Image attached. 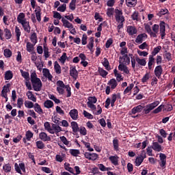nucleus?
<instances>
[{
	"mask_svg": "<svg viewBox=\"0 0 175 175\" xmlns=\"http://www.w3.org/2000/svg\"><path fill=\"white\" fill-rule=\"evenodd\" d=\"M159 105V100H156L150 104L146 105L145 107L139 105L136 107H134L131 109L132 114H136L137 113H142L144 111V114H148L155 107Z\"/></svg>",
	"mask_w": 175,
	"mask_h": 175,
	"instance_id": "f257e3e1",
	"label": "nucleus"
},
{
	"mask_svg": "<svg viewBox=\"0 0 175 175\" xmlns=\"http://www.w3.org/2000/svg\"><path fill=\"white\" fill-rule=\"evenodd\" d=\"M98 102V98L95 96H89L88 98L87 106L90 109L91 111L95 116H99L102 114V107L100 105H95V103Z\"/></svg>",
	"mask_w": 175,
	"mask_h": 175,
	"instance_id": "f03ea898",
	"label": "nucleus"
},
{
	"mask_svg": "<svg viewBox=\"0 0 175 175\" xmlns=\"http://www.w3.org/2000/svg\"><path fill=\"white\" fill-rule=\"evenodd\" d=\"M152 33L154 36H150L151 38H157V33L159 32L161 39H165V36H166V23L163 21H161L159 23V26L157 24H154L152 27Z\"/></svg>",
	"mask_w": 175,
	"mask_h": 175,
	"instance_id": "7ed1b4c3",
	"label": "nucleus"
},
{
	"mask_svg": "<svg viewBox=\"0 0 175 175\" xmlns=\"http://www.w3.org/2000/svg\"><path fill=\"white\" fill-rule=\"evenodd\" d=\"M17 21L21 24L25 31L29 33L31 32V25H29V21L25 18V14L24 12H21L17 16Z\"/></svg>",
	"mask_w": 175,
	"mask_h": 175,
	"instance_id": "20e7f679",
	"label": "nucleus"
},
{
	"mask_svg": "<svg viewBox=\"0 0 175 175\" xmlns=\"http://www.w3.org/2000/svg\"><path fill=\"white\" fill-rule=\"evenodd\" d=\"M31 81L32 84V87L34 91L39 92L42 90V87L43 84L42 83V81L40 79L38 78V75H36V71L33 70L31 72Z\"/></svg>",
	"mask_w": 175,
	"mask_h": 175,
	"instance_id": "39448f33",
	"label": "nucleus"
},
{
	"mask_svg": "<svg viewBox=\"0 0 175 175\" xmlns=\"http://www.w3.org/2000/svg\"><path fill=\"white\" fill-rule=\"evenodd\" d=\"M62 23L63 24V27H64V28H67L72 35H76V33H77V31H76V28H75L73 24L70 23V22L65 19V18H62Z\"/></svg>",
	"mask_w": 175,
	"mask_h": 175,
	"instance_id": "423d86ee",
	"label": "nucleus"
},
{
	"mask_svg": "<svg viewBox=\"0 0 175 175\" xmlns=\"http://www.w3.org/2000/svg\"><path fill=\"white\" fill-rule=\"evenodd\" d=\"M115 18L117 23H124L125 21V17L122 15V10L118 9L115 10Z\"/></svg>",
	"mask_w": 175,
	"mask_h": 175,
	"instance_id": "0eeeda50",
	"label": "nucleus"
},
{
	"mask_svg": "<svg viewBox=\"0 0 175 175\" xmlns=\"http://www.w3.org/2000/svg\"><path fill=\"white\" fill-rule=\"evenodd\" d=\"M56 85H57L56 90L58 94H59V95H64V92H65L64 89L66 88V85L64 83V81L59 80L57 81Z\"/></svg>",
	"mask_w": 175,
	"mask_h": 175,
	"instance_id": "6e6552de",
	"label": "nucleus"
},
{
	"mask_svg": "<svg viewBox=\"0 0 175 175\" xmlns=\"http://www.w3.org/2000/svg\"><path fill=\"white\" fill-rule=\"evenodd\" d=\"M14 169L16 171V173H19V174H23L22 172H23V173H25V164L24 163H20L19 164L16 163L14 164Z\"/></svg>",
	"mask_w": 175,
	"mask_h": 175,
	"instance_id": "1a4fd4ad",
	"label": "nucleus"
},
{
	"mask_svg": "<svg viewBox=\"0 0 175 175\" xmlns=\"http://www.w3.org/2000/svg\"><path fill=\"white\" fill-rule=\"evenodd\" d=\"M147 38H148V36H147V33H140L136 37L135 43H137V44H142V43H143V42H144V40H146Z\"/></svg>",
	"mask_w": 175,
	"mask_h": 175,
	"instance_id": "9d476101",
	"label": "nucleus"
},
{
	"mask_svg": "<svg viewBox=\"0 0 175 175\" xmlns=\"http://www.w3.org/2000/svg\"><path fill=\"white\" fill-rule=\"evenodd\" d=\"M146 158H147L146 153L141 154L138 157L135 159V166H140Z\"/></svg>",
	"mask_w": 175,
	"mask_h": 175,
	"instance_id": "9b49d317",
	"label": "nucleus"
},
{
	"mask_svg": "<svg viewBox=\"0 0 175 175\" xmlns=\"http://www.w3.org/2000/svg\"><path fill=\"white\" fill-rule=\"evenodd\" d=\"M126 32L129 36H133L137 33V29L133 25H129L126 27Z\"/></svg>",
	"mask_w": 175,
	"mask_h": 175,
	"instance_id": "f8f14e48",
	"label": "nucleus"
},
{
	"mask_svg": "<svg viewBox=\"0 0 175 175\" xmlns=\"http://www.w3.org/2000/svg\"><path fill=\"white\" fill-rule=\"evenodd\" d=\"M70 75L74 80H77V78L79 77V72L76 70V66H72L70 67Z\"/></svg>",
	"mask_w": 175,
	"mask_h": 175,
	"instance_id": "ddd939ff",
	"label": "nucleus"
},
{
	"mask_svg": "<svg viewBox=\"0 0 175 175\" xmlns=\"http://www.w3.org/2000/svg\"><path fill=\"white\" fill-rule=\"evenodd\" d=\"M118 70H120V72H124L126 75H129L128 66H126V64H124L122 62H119Z\"/></svg>",
	"mask_w": 175,
	"mask_h": 175,
	"instance_id": "4468645a",
	"label": "nucleus"
},
{
	"mask_svg": "<svg viewBox=\"0 0 175 175\" xmlns=\"http://www.w3.org/2000/svg\"><path fill=\"white\" fill-rule=\"evenodd\" d=\"M69 116L74 121L79 120V111L76 109H71L69 112Z\"/></svg>",
	"mask_w": 175,
	"mask_h": 175,
	"instance_id": "2eb2a0df",
	"label": "nucleus"
},
{
	"mask_svg": "<svg viewBox=\"0 0 175 175\" xmlns=\"http://www.w3.org/2000/svg\"><path fill=\"white\" fill-rule=\"evenodd\" d=\"M42 75L44 77L48 79L49 81H53V75L50 73V70L47 68L42 69Z\"/></svg>",
	"mask_w": 175,
	"mask_h": 175,
	"instance_id": "dca6fc26",
	"label": "nucleus"
},
{
	"mask_svg": "<svg viewBox=\"0 0 175 175\" xmlns=\"http://www.w3.org/2000/svg\"><path fill=\"white\" fill-rule=\"evenodd\" d=\"M159 158H160L159 165L161 167L165 168L166 167V154L163 153H160Z\"/></svg>",
	"mask_w": 175,
	"mask_h": 175,
	"instance_id": "f3484780",
	"label": "nucleus"
},
{
	"mask_svg": "<svg viewBox=\"0 0 175 175\" xmlns=\"http://www.w3.org/2000/svg\"><path fill=\"white\" fill-rule=\"evenodd\" d=\"M119 62H123L124 65H129L131 64V58H129L128 55H124L123 57H119Z\"/></svg>",
	"mask_w": 175,
	"mask_h": 175,
	"instance_id": "a211bd4d",
	"label": "nucleus"
},
{
	"mask_svg": "<svg viewBox=\"0 0 175 175\" xmlns=\"http://www.w3.org/2000/svg\"><path fill=\"white\" fill-rule=\"evenodd\" d=\"M39 137L40 140L42 142H51V137H50L49 135H47L45 132H41L39 134Z\"/></svg>",
	"mask_w": 175,
	"mask_h": 175,
	"instance_id": "6ab92c4d",
	"label": "nucleus"
},
{
	"mask_svg": "<svg viewBox=\"0 0 175 175\" xmlns=\"http://www.w3.org/2000/svg\"><path fill=\"white\" fill-rule=\"evenodd\" d=\"M163 70L162 69V66H157L154 69V75L157 79H161V76L162 75V72Z\"/></svg>",
	"mask_w": 175,
	"mask_h": 175,
	"instance_id": "aec40b11",
	"label": "nucleus"
},
{
	"mask_svg": "<svg viewBox=\"0 0 175 175\" xmlns=\"http://www.w3.org/2000/svg\"><path fill=\"white\" fill-rule=\"evenodd\" d=\"M52 131L53 132V135L55 133V135L58 136V133L59 132H62V128L58 124H52Z\"/></svg>",
	"mask_w": 175,
	"mask_h": 175,
	"instance_id": "412c9836",
	"label": "nucleus"
},
{
	"mask_svg": "<svg viewBox=\"0 0 175 175\" xmlns=\"http://www.w3.org/2000/svg\"><path fill=\"white\" fill-rule=\"evenodd\" d=\"M118 159H119V157L117 155L110 156L109 157V160L112 163V165H114V166H118Z\"/></svg>",
	"mask_w": 175,
	"mask_h": 175,
	"instance_id": "4be33fe9",
	"label": "nucleus"
},
{
	"mask_svg": "<svg viewBox=\"0 0 175 175\" xmlns=\"http://www.w3.org/2000/svg\"><path fill=\"white\" fill-rule=\"evenodd\" d=\"M152 148L154 150V151H157V152L162 151V146H161L159 143L157 142L152 143Z\"/></svg>",
	"mask_w": 175,
	"mask_h": 175,
	"instance_id": "5701e85b",
	"label": "nucleus"
},
{
	"mask_svg": "<svg viewBox=\"0 0 175 175\" xmlns=\"http://www.w3.org/2000/svg\"><path fill=\"white\" fill-rule=\"evenodd\" d=\"M44 126L45 131H47V132H49L51 135H54V131H53V129H52L53 127H51V126L50 125V122H44Z\"/></svg>",
	"mask_w": 175,
	"mask_h": 175,
	"instance_id": "b1692460",
	"label": "nucleus"
},
{
	"mask_svg": "<svg viewBox=\"0 0 175 175\" xmlns=\"http://www.w3.org/2000/svg\"><path fill=\"white\" fill-rule=\"evenodd\" d=\"M70 126L74 133H77V132H79V129L80 128H79V124H77V122H71Z\"/></svg>",
	"mask_w": 175,
	"mask_h": 175,
	"instance_id": "393cba45",
	"label": "nucleus"
},
{
	"mask_svg": "<svg viewBox=\"0 0 175 175\" xmlns=\"http://www.w3.org/2000/svg\"><path fill=\"white\" fill-rule=\"evenodd\" d=\"M108 85L111 88V90H114L117 88V85H118L117 83V81L115 79H111V80L109 81L108 82Z\"/></svg>",
	"mask_w": 175,
	"mask_h": 175,
	"instance_id": "a878e982",
	"label": "nucleus"
},
{
	"mask_svg": "<svg viewBox=\"0 0 175 175\" xmlns=\"http://www.w3.org/2000/svg\"><path fill=\"white\" fill-rule=\"evenodd\" d=\"M35 13H36V17L37 18V21L40 23L42 21V13H40V8L38 7L35 10Z\"/></svg>",
	"mask_w": 175,
	"mask_h": 175,
	"instance_id": "bb28decb",
	"label": "nucleus"
},
{
	"mask_svg": "<svg viewBox=\"0 0 175 175\" xmlns=\"http://www.w3.org/2000/svg\"><path fill=\"white\" fill-rule=\"evenodd\" d=\"M135 61L137 64H138V65H141V66H146V65L147 64V62H146V59L144 58L140 59V57L137 56L135 57Z\"/></svg>",
	"mask_w": 175,
	"mask_h": 175,
	"instance_id": "cd10ccee",
	"label": "nucleus"
},
{
	"mask_svg": "<svg viewBox=\"0 0 175 175\" xmlns=\"http://www.w3.org/2000/svg\"><path fill=\"white\" fill-rule=\"evenodd\" d=\"M9 87H10V84L5 85L3 88V90L1 91V96H5L8 95V93L10 90L9 89Z\"/></svg>",
	"mask_w": 175,
	"mask_h": 175,
	"instance_id": "c85d7f7f",
	"label": "nucleus"
},
{
	"mask_svg": "<svg viewBox=\"0 0 175 175\" xmlns=\"http://www.w3.org/2000/svg\"><path fill=\"white\" fill-rule=\"evenodd\" d=\"M3 170L4 173H10L12 172V165L10 163L3 164Z\"/></svg>",
	"mask_w": 175,
	"mask_h": 175,
	"instance_id": "c756f323",
	"label": "nucleus"
},
{
	"mask_svg": "<svg viewBox=\"0 0 175 175\" xmlns=\"http://www.w3.org/2000/svg\"><path fill=\"white\" fill-rule=\"evenodd\" d=\"M34 47H35V44L31 43L29 42H27L26 49H27V51H28V53H32V51H33V50H34Z\"/></svg>",
	"mask_w": 175,
	"mask_h": 175,
	"instance_id": "7c9ffc66",
	"label": "nucleus"
},
{
	"mask_svg": "<svg viewBox=\"0 0 175 175\" xmlns=\"http://www.w3.org/2000/svg\"><path fill=\"white\" fill-rule=\"evenodd\" d=\"M137 3V0H126V5L128 8H135Z\"/></svg>",
	"mask_w": 175,
	"mask_h": 175,
	"instance_id": "2f4dec72",
	"label": "nucleus"
},
{
	"mask_svg": "<svg viewBox=\"0 0 175 175\" xmlns=\"http://www.w3.org/2000/svg\"><path fill=\"white\" fill-rule=\"evenodd\" d=\"M44 107L46 109H51V107H54V103H53V101L51 100H46L44 103Z\"/></svg>",
	"mask_w": 175,
	"mask_h": 175,
	"instance_id": "473e14b6",
	"label": "nucleus"
},
{
	"mask_svg": "<svg viewBox=\"0 0 175 175\" xmlns=\"http://www.w3.org/2000/svg\"><path fill=\"white\" fill-rule=\"evenodd\" d=\"M59 139L63 144H65V146H67V147H70L72 146V144H70V142L68 141V139L65 136L59 137Z\"/></svg>",
	"mask_w": 175,
	"mask_h": 175,
	"instance_id": "72a5a7b5",
	"label": "nucleus"
},
{
	"mask_svg": "<svg viewBox=\"0 0 175 175\" xmlns=\"http://www.w3.org/2000/svg\"><path fill=\"white\" fill-rule=\"evenodd\" d=\"M54 69L57 75H61V66L58 64V62H55L54 63Z\"/></svg>",
	"mask_w": 175,
	"mask_h": 175,
	"instance_id": "f704fd0d",
	"label": "nucleus"
},
{
	"mask_svg": "<svg viewBox=\"0 0 175 175\" xmlns=\"http://www.w3.org/2000/svg\"><path fill=\"white\" fill-rule=\"evenodd\" d=\"M4 35L5 39L9 40V39H12V31L8 28H4Z\"/></svg>",
	"mask_w": 175,
	"mask_h": 175,
	"instance_id": "c9c22d12",
	"label": "nucleus"
},
{
	"mask_svg": "<svg viewBox=\"0 0 175 175\" xmlns=\"http://www.w3.org/2000/svg\"><path fill=\"white\" fill-rule=\"evenodd\" d=\"M26 95H27L28 99H29V100H32V102H36V97L35 96V95H33L32 92L28 91L26 93Z\"/></svg>",
	"mask_w": 175,
	"mask_h": 175,
	"instance_id": "e433bc0d",
	"label": "nucleus"
},
{
	"mask_svg": "<svg viewBox=\"0 0 175 175\" xmlns=\"http://www.w3.org/2000/svg\"><path fill=\"white\" fill-rule=\"evenodd\" d=\"M35 111L38 114H43V109L40 107V105L38 103L34 104V107H33Z\"/></svg>",
	"mask_w": 175,
	"mask_h": 175,
	"instance_id": "4c0bfd02",
	"label": "nucleus"
},
{
	"mask_svg": "<svg viewBox=\"0 0 175 175\" xmlns=\"http://www.w3.org/2000/svg\"><path fill=\"white\" fill-rule=\"evenodd\" d=\"M98 72L100 76H101V77H103L104 79H105L106 76L109 75V72H107V71L105 70L103 68L100 67L98 68Z\"/></svg>",
	"mask_w": 175,
	"mask_h": 175,
	"instance_id": "58836bf2",
	"label": "nucleus"
},
{
	"mask_svg": "<svg viewBox=\"0 0 175 175\" xmlns=\"http://www.w3.org/2000/svg\"><path fill=\"white\" fill-rule=\"evenodd\" d=\"M103 66L107 70H110V63L107 58L105 57L102 62Z\"/></svg>",
	"mask_w": 175,
	"mask_h": 175,
	"instance_id": "ea45409f",
	"label": "nucleus"
},
{
	"mask_svg": "<svg viewBox=\"0 0 175 175\" xmlns=\"http://www.w3.org/2000/svg\"><path fill=\"white\" fill-rule=\"evenodd\" d=\"M120 98V94H113L111 96V107H114V103H116V100Z\"/></svg>",
	"mask_w": 175,
	"mask_h": 175,
	"instance_id": "a19ab883",
	"label": "nucleus"
},
{
	"mask_svg": "<svg viewBox=\"0 0 175 175\" xmlns=\"http://www.w3.org/2000/svg\"><path fill=\"white\" fill-rule=\"evenodd\" d=\"M144 27L147 33H148L150 36H154V34L152 33V30H151V26L150 25V24H145Z\"/></svg>",
	"mask_w": 175,
	"mask_h": 175,
	"instance_id": "79ce46f5",
	"label": "nucleus"
},
{
	"mask_svg": "<svg viewBox=\"0 0 175 175\" xmlns=\"http://www.w3.org/2000/svg\"><path fill=\"white\" fill-rule=\"evenodd\" d=\"M15 35L16 36L17 42H20V36H21V30H20V27L16 26L15 27Z\"/></svg>",
	"mask_w": 175,
	"mask_h": 175,
	"instance_id": "37998d69",
	"label": "nucleus"
},
{
	"mask_svg": "<svg viewBox=\"0 0 175 175\" xmlns=\"http://www.w3.org/2000/svg\"><path fill=\"white\" fill-rule=\"evenodd\" d=\"M65 157H66V154L62 153L61 154H56L55 156V160L57 162H62L64 159H65Z\"/></svg>",
	"mask_w": 175,
	"mask_h": 175,
	"instance_id": "c03bdc74",
	"label": "nucleus"
},
{
	"mask_svg": "<svg viewBox=\"0 0 175 175\" xmlns=\"http://www.w3.org/2000/svg\"><path fill=\"white\" fill-rule=\"evenodd\" d=\"M135 87V84L131 83L124 91V94H129V95H131V93L132 91V89Z\"/></svg>",
	"mask_w": 175,
	"mask_h": 175,
	"instance_id": "a18cd8bd",
	"label": "nucleus"
},
{
	"mask_svg": "<svg viewBox=\"0 0 175 175\" xmlns=\"http://www.w3.org/2000/svg\"><path fill=\"white\" fill-rule=\"evenodd\" d=\"M13 79V72L11 70H8L5 74V80H12Z\"/></svg>",
	"mask_w": 175,
	"mask_h": 175,
	"instance_id": "49530a36",
	"label": "nucleus"
},
{
	"mask_svg": "<svg viewBox=\"0 0 175 175\" xmlns=\"http://www.w3.org/2000/svg\"><path fill=\"white\" fill-rule=\"evenodd\" d=\"M20 72L22 77H23L25 80H29V72H25L23 70H20Z\"/></svg>",
	"mask_w": 175,
	"mask_h": 175,
	"instance_id": "de8ad7c7",
	"label": "nucleus"
},
{
	"mask_svg": "<svg viewBox=\"0 0 175 175\" xmlns=\"http://www.w3.org/2000/svg\"><path fill=\"white\" fill-rule=\"evenodd\" d=\"M30 40L34 44H36V43H38V37L36 36V33H31Z\"/></svg>",
	"mask_w": 175,
	"mask_h": 175,
	"instance_id": "09e8293b",
	"label": "nucleus"
},
{
	"mask_svg": "<svg viewBox=\"0 0 175 175\" xmlns=\"http://www.w3.org/2000/svg\"><path fill=\"white\" fill-rule=\"evenodd\" d=\"M49 99H51V100H53V102H55L56 105H59V103H61V100L57 98V97L54 96V94H49Z\"/></svg>",
	"mask_w": 175,
	"mask_h": 175,
	"instance_id": "8fccbe9b",
	"label": "nucleus"
},
{
	"mask_svg": "<svg viewBox=\"0 0 175 175\" xmlns=\"http://www.w3.org/2000/svg\"><path fill=\"white\" fill-rule=\"evenodd\" d=\"M3 54H4V56L5 57V58H10V57H12L13 53L10 51V49H4Z\"/></svg>",
	"mask_w": 175,
	"mask_h": 175,
	"instance_id": "3c124183",
	"label": "nucleus"
},
{
	"mask_svg": "<svg viewBox=\"0 0 175 175\" xmlns=\"http://www.w3.org/2000/svg\"><path fill=\"white\" fill-rule=\"evenodd\" d=\"M78 132H79L80 135L82 136H85L87 135V129L85 127L81 126L79 129Z\"/></svg>",
	"mask_w": 175,
	"mask_h": 175,
	"instance_id": "603ef678",
	"label": "nucleus"
},
{
	"mask_svg": "<svg viewBox=\"0 0 175 175\" xmlns=\"http://www.w3.org/2000/svg\"><path fill=\"white\" fill-rule=\"evenodd\" d=\"M83 146H85V147L86 148H88V151H90L92 152L94 151V148H91V144H90V142H86L85 141H81Z\"/></svg>",
	"mask_w": 175,
	"mask_h": 175,
	"instance_id": "864d4df0",
	"label": "nucleus"
},
{
	"mask_svg": "<svg viewBox=\"0 0 175 175\" xmlns=\"http://www.w3.org/2000/svg\"><path fill=\"white\" fill-rule=\"evenodd\" d=\"M36 146L39 150H43V148H44V143H43V141H37Z\"/></svg>",
	"mask_w": 175,
	"mask_h": 175,
	"instance_id": "5fc2aeb1",
	"label": "nucleus"
},
{
	"mask_svg": "<svg viewBox=\"0 0 175 175\" xmlns=\"http://www.w3.org/2000/svg\"><path fill=\"white\" fill-rule=\"evenodd\" d=\"M161 50H162V46H161L154 48L153 51H152V55L155 57V55H157V54H158Z\"/></svg>",
	"mask_w": 175,
	"mask_h": 175,
	"instance_id": "6e6d98bb",
	"label": "nucleus"
},
{
	"mask_svg": "<svg viewBox=\"0 0 175 175\" xmlns=\"http://www.w3.org/2000/svg\"><path fill=\"white\" fill-rule=\"evenodd\" d=\"M35 106L33 105V103H32L30 100H26L25 101V107H27V109H33V107Z\"/></svg>",
	"mask_w": 175,
	"mask_h": 175,
	"instance_id": "4d7b16f0",
	"label": "nucleus"
},
{
	"mask_svg": "<svg viewBox=\"0 0 175 175\" xmlns=\"http://www.w3.org/2000/svg\"><path fill=\"white\" fill-rule=\"evenodd\" d=\"M77 0H71L70 4H69V8L70 10H76V2Z\"/></svg>",
	"mask_w": 175,
	"mask_h": 175,
	"instance_id": "13d9d810",
	"label": "nucleus"
},
{
	"mask_svg": "<svg viewBox=\"0 0 175 175\" xmlns=\"http://www.w3.org/2000/svg\"><path fill=\"white\" fill-rule=\"evenodd\" d=\"M131 18L133 20V21H139L140 18H139V13L137 12H135L131 15Z\"/></svg>",
	"mask_w": 175,
	"mask_h": 175,
	"instance_id": "bf43d9fd",
	"label": "nucleus"
},
{
	"mask_svg": "<svg viewBox=\"0 0 175 175\" xmlns=\"http://www.w3.org/2000/svg\"><path fill=\"white\" fill-rule=\"evenodd\" d=\"M25 136H26L27 140L28 142H29L31 140V139H32V137H33V133L31 131H27L26 132Z\"/></svg>",
	"mask_w": 175,
	"mask_h": 175,
	"instance_id": "052dcab7",
	"label": "nucleus"
},
{
	"mask_svg": "<svg viewBox=\"0 0 175 175\" xmlns=\"http://www.w3.org/2000/svg\"><path fill=\"white\" fill-rule=\"evenodd\" d=\"M57 12H61L62 13H64V12L66 11V4L63 3L62 5L59 6L57 8Z\"/></svg>",
	"mask_w": 175,
	"mask_h": 175,
	"instance_id": "680f3d73",
	"label": "nucleus"
},
{
	"mask_svg": "<svg viewBox=\"0 0 175 175\" xmlns=\"http://www.w3.org/2000/svg\"><path fill=\"white\" fill-rule=\"evenodd\" d=\"M66 59H68V56H66V53H64L59 60L60 61L61 64H64L66 62Z\"/></svg>",
	"mask_w": 175,
	"mask_h": 175,
	"instance_id": "e2e57ef3",
	"label": "nucleus"
},
{
	"mask_svg": "<svg viewBox=\"0 0 175 175\" xmlns=\"http://www.w3.org/2000/svg\"><path fill=\"white\" fill-rule=\"evenodd\" d=\"M83 114L84 117H85V118H88V120H92V118H94V116L85 110L83 111Z\"/></svg>",
	"mask_w": 175,
	"mask_h": 175,
	"instance_id": "0e129e2a",
	"label": "nucleus"
},
{
	"mask_svg": "<svg viewBox=\"0 0 175 175\" xmlns=\"http://www.w3.org/2000/svg\"><path fill=\"white\" fill-rule=\"evenodd\" d=\"M88 49L90 50V51H92V49H94V38H91L90 40V42L87 45Z\"/></svg>",
	"mask_w": 175,
	"mask_h": 175,
	"instance_id": "69168bd1",
	"label": "nucleus"
},
{
	"mask_svg": "<svg viewBox=\"0 0 175 175\" xmlns=\"http://www.w3.org/2000/svg\"><path fill=\"white\" fill-rule=\"evenodd\" d=\"M113 148L115 150V151H118V139H117V138L113 139Z\"/></svg>",
	"mask_w": 175,
	"mask_h": 175,
	"instance_id": "338daca9",
	"label": "nucleus"
},
{
	"mask_svg": "<svg viewBox=\"0 0 175 175\" xmlns=\"http://www.w3.org/2000/svg\"><path fill=\"white\" fill-rule=\"evenodd\" d=\"M70 154H71V155H73V157H77V155L80 154V150L77 149H71L70 150Z\"/></svg>",
	"mask_w": 175,
	"mask_h": 175,
	"instance_id": "774afa93",
	"label": "nucleus"
}]
</instances>
